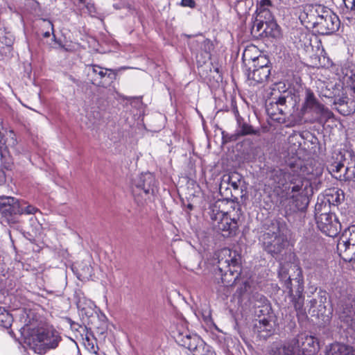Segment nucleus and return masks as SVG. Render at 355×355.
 Here are the masks:
<instances>
[{
  "label": "nucleus",
  "instance_id": "obj_16",
  "mask_svg": "<svg viewBox=\"0 0 355 355\" xmlns=\"http://www.w3.org/2000/svg\"><path fill=\"white\" fill-rule=\"evenodd\" d=\"M294 338L279 344L272 349V355H303V349L297 345Z\"/></svg>",
  "mask_w": 355,
  "mask_h": 355
},
{
  "label": "nucleus",
  "instance_id": "obj_39",
  "mask_svg": "<svg viewBox=\"0 0 355 355\" xmlns=\"http://www.w3.org/2000/svg\"><path fill=\"white\" fill-rule=\"evenodd\" d=\"M21 208L23 209L22 214H32L37 211V209L35 207L31 205H28L25 207H21Z\"/></svg>",
  "mask_w": 355,
  "mask_h": 355
},
{
  "label": "nucleus",
  "instance_id": "obj_55",
  "mask_svg": "<svg viewBox=\"0 0 355 355\" xmlns=\"http://www.w3.org/2000/svg\"><path fill=\"white\" fill-rule=\"evenodd\" d=\"M50 36V33L49 31H46L44 33V37H49Z\"/></svg>",
  "mask_w": 355,
  "mask_h": 355
},
{
  "label": "nucleus",
  "instance_id": "obj_10",
  "mask_svg": "<svg viewBox=\"0 0 355 355\" xmlns=\"http://www.w3.org/2000/svg\"><path fill=\"white\" fill-rule=\"evenodd\" d=\"M175 342L189 350L196 353L199 347L202 346L204 341L197 335L191 334L188 330L178 329L173 332Z\"/></svg>",
  "mask_w": 355,
  "mask_h": 355
},
{
  "label": "nucleus",
  "instance_id": "obj_56",
  "mask_svg": "<svg viewBox=\"0 0 355 355\" xmlns=\"http://www.w3.org/2000/svg\"><path fill=\"white\" fill-rule=\"evenodd\" d=\"M244 286H245V288H244V291H247V287H248V286H249V284H248V283L247 282H245L244 283Z\"/></svg>",
  "mask_w": 355,
  "mask_h": 355
},
{
  "label": "nucleus",
  "instance_id": "obj_33",
  "mask_svg": "<svg viewBox=\"0 0 355 355\" xmlns=\"http://www.w3.org/2000/svg\"><path fill=\"white\" fill-rule=\"evenodd\" d=\"M284 203L283 206L285 207L286 214H292L299 211L297 205L304 201H283Z\"/></svg>",
  "mask_w": 355,
  "mask_h": 355
},
{
  "label": "nucleus",
  "instance_id": "obj_18",
  "mask_svg": "<svg viewBox=\"0 0 355 355\" xmlns=\"http://www.w3.org/2000/svg\"><path fill=\"white\" fill-rule=\"evenodd\" d=\"M270 318V316L263 317L255 322L254 328L259 333L260 337L267 338L273 334L275 324Z\"/></svg>",
  "mask_w": 355,
  "mask_h": 355
},
{
  "label": "nucleus",
  "instance_id": "obj_28",
  "mask_svg": "<svg viewBox=\"0 0 355 355\" xmlns=\"http://www.w3.org/2000/svg\"><path fill=\"white\" fill-rule=\"evenodd\" d=\"M238 129L236 135L237 136H245L248 135H257L258 131L254 130L252 125L245 123L240 116H236Z\"/></svg>",
  "mask_w": 355,
  "mask_h": 355
},
{
  "label": "nucleus",
  "instance_id": "obj_59",
  "mask_svg": "<svg viewBox=\"0 0 355 355\" xmlns=\"http://www.w3.org/2000/svg\"><path fill=\"white\" fill-rule=\"evenodd\" d=\"M343 1L345 2L346 0H343Z\"/></svg>",
  "mask_w": 355,
  "mask_h": 355
},
{
  "label": "nucleus",
  "instance_id": "obj_27",
  "mask_svg": "<svg viewBox=\"0 0 355 355\" xmlns=\"http://www.w3.org/2000/svg\"><path fill=\"white\" fill-rule=\"evenodd\" d=\"M348 156L349 159L347 158L344 169L343 181L355 182V157L351 153H348Z\"/></svg>",
  "mask_w": 355,
  "mask_h": 355
},
{
  "label": "nucleus",
  "instance_id": "obj_24",
  "mask_svg": "<svg viewBox=\"0 0 355 355\" xmlns=\"http://www.w3.org/2000/svg\"><path fill=\"white\" fill-rule=\"evenodd\" d=\"M294 339L298 340L297 345L303 349V355H304L306 351L311 352V347H313V351H315V345H318L315 338L311 336L300 334L294 338Z\"/></svg>",
  "mask_w": 355,
  "mask_h": 355
},
{
  "label": "nucleus",
  "instance_id": "obj_1",
  "mask_svg": "<svg viewBox=\"0 0 355 355\" xmlns=\"http://www.w3.org/2000/svg\"><path fill=\"white\" fill-rule=\"evenodd\" d=\"M322 174V168L313 162L304 164L300 159L289 163L284 169L275 170L273 172V180L279 186H284L288 182L293 184L292 191L298 192L302 198H311L313 195V187L311 182Z\"/></svg>",
  "mask_w": 355,
  "mask_h": 355
},
{
  "label": "nucleus",
  "instance_id": "obj_21",
  "mask_svg": "<svg viewBox=\"0 0 355 355\" xmlns=\"http://www.w3.org/2000/svg\"><path fill=\"white\" fill-rule=\"evenodd\" d=\"M23 209L19 204V201H12V203H6L0 202V214L6 218H9L15 214H22Z\"/></svg>",
  "mask_w": 355,
  "mask_h": 355
},
{
  "label": "nucleus",
  "instance_id": "obj_30",
  "mask_svg": "<svg viewBox=\"0 0 355 355\" xmlns=\"http://www.w3.org/2000/svg\"><path fill=\"white\" fill-rule=\"evenodd\" d=\"M241 176L239 173L234 172L228 175H225L223 179V182L227 183L233 187L234 190H237L241 183Z\"/></svg>",
  "mask_w": 355,
  "mask_h": 355
},
{
  "label": "nucleus",
  "instance_id": "obj_2",
  "mask_svg": "<svg viewBox=\"0 0 355 355\" xmlns=\"http://www.w3.org/2000/svg\"><path fill=\"white\" fill-rule=\"evenodd\" d=\"M241 256L236 250L224 248L217 250L213 257V264L216 279L225 286L236 283L241 272Z\"/></svg>",
  "mask_w": 355,
  "mask_h": 355
},
{
  "label": "nucleus",
  "instance_id": "obj_22",
  "mask_svg": "<svg viewBox=\"0 0 355 355\" xmlns=\"http://www.w3.org/2000/svg\"><path fill=\"white\" fill-rule=\"evenodd\" d=\"M327 355H355V348L340 343L330 345Z\"/></svg>",
  "mask_w": 355,
  "mask_h": 355
},
{
  "label": "nucleus",
  "instance_id": "obj_35",
  "mask_svg": "<svg viewBox=\"0 0 355 355\" xmlns=\"http://www.w3.org/2000/svg\"><path fill=\"white\" fill-rule=\"evenodd\" d=\"M193 355H216V353L212 350L211 347L205 343L198 348L196 353Z\"/></svg>",
  "mask_w": 355,
  "mask_h": 355
},
{
  "label": "nucleus",
  "instance_id": "obj_47",
  "mask_svg": "<svg viewBox=\"0 0 355 355\" xmlns=\"http://www.w3.org/2000/svg\"><path fill=\"white\" fill-rule=\"evenodd\" d=\"M351 3V6L350 7H349L347 3H345V6H346V8H347V10L348 12H355V0H352V2H350Z\"/></svg>",
  "mask_w": 355,
  "mask_h": 355
},
{
  "label": "nucleus",
  "instance_id": "obj_29",
  "mask_svg": "<svg viewBox=\"0 0 355 355\" xmlns=\"http://www.w3.org/2000/svg\"><path fill=\"white\" fill-rule=\"evenodd\" d=\"M339 318L350 328L354 329L355 327V312L350 308L345 309L339 314Z\"/></svg>",
  "mask_w": 355,
  "mask_h": 355
},
{
  "label": "nucleus",
  "instance_id": "obj_26",
  "mask_svg": "<svg viewBox=\"0 0 355 355\" xmlns=\"http://www.w3.org/2000/svg\"><path fill=\"white\" fill-rule=\"evenodd\" d=\"M345 201H335V203L331 204V201H321L320 202H317L315 205V217L317 218L318 215H320L322 214H330L331 211V205L333 206H342L345 205Z\"/></svg>",
  "mask_w": 355,
  "mask_h": 355
},
{
  "label": "nucleus",
  "instance_id": "obj_57",
  "mask_svg": "<svg viewBox=\"0 0 355 355\" xmlns=\"http://www.w3.org/2000/svg\"><path fill=\"white\" fill-rule=\"evenodd\" d=\"M344 102H345L344 100L339 98L338 103H339L340 105H343L344 103Z\"/></svg>",
  "mask_w": 355,
  "mask_h": 355
},
{
  "label": "nucleus",
  "instance_id": "obj_3",
  "mask_svg": "<svg viewBox=\"0 0 355 355\" xmlns=\"http://www.w3.org/2000/svg\"><path fill=\"white\" fill-rule=\"evenodd\" d=\"M62 340L60 333L53 327L30 326L25 336V343L35 353L44 354L56 349Z\"/></svg>",
  "mask_w": 355,
  "mask_h": 355
},
{
  "label": "nucleus",
  "instance_id": "obj_53",
  "mask_svg": "<svg viewBox=\"0 0 355 355\" xmlns=\"http://www.w3.org/2000/svg\"><path fill=\"white\" fill-rule=\"evenodd\" d=\"M44 22L46 24L48 27L51 28L52 32L53 33V24L50 21H48V20H44Z\"/></svg>",
  "mask_w": 355,
  "mask_h": 355
},
{
  "label": "nucleus",
  "instance_id": "obj_44",
  "mask_svg": "<svg viewBox=\"0 0 355 355\" xmlns=\"http://www.w3.org/2000/svg\"><path fill=\"white\" fill-rule=\"evenodd\" d=\"M345 17L350 23H355V12L346 11Z\"/></svg>",
  "mask_w": 355,
  "mask_h": 355
},
{
  "label": "nucleus",
  "instance_id": "obj_5",
  "mask_svg": "<svg viewBox=\"0 0 355 355\" xmlns=\"http://www.w3.org/2000/svg\"><path fill=\"white\" fill-rule=\"evenodd\" d=\"M119 71V69L103 68L98 64H88L85 68V73L88 81L101 87H106L107 79L114 80Z\"/></svg>",
  "mask_w": 355,
  "mask_h": 355
},
{
  "label": "nucleus",
  "instance_id": "obj_48",
  "mask_svg": "<svg viewBox=\"0 0 355 355\" xmlns=\"http://www.w3.org/2000/svg\"><path fill=\"white\" fill-rule=\"evenodd\" d=\"M210 209H211L210 213H209L210 216L213 214H214V215H216L218 211H220L219 209H217V207L215 204L210 207Z\"/></svg>",
  "mask_w": 355,
  "mask_h": 355
},
{
  "label": "nucleus",
  "instance_id": "obj_8",
  "mask_svg": "<svg viewBox=\"0 0 355 355\" xmlns=\"http://www.w3.org/2000/svg\"><path fill=\"white\" fill-rule=\"evenodd\" d=\"M303 108L306 111L309 110L319 115L318 121L320 123L326 122L333 116V113L327 107L320 103L313 93L310 90L306 91Z\"/></svg>",
  "mask_w": 355,
  "mask_h": 355
},
{
  "label": "nucleus",
  "instance_id": "obj_17",
  "mask_svg": "<svg viewBox=\"0 0 355 355\" xmlns=\"http://www.w3.org/2000/svg\"><path fill=\"white\" fill-rule=\"evenodd\" d=\"M135 186L144 193L153 194L156 190L157 181L151 173H141L135 181Z\"/></svg>",
  "mask_w": 355,
  "mask_h": 355
},
{
  "label": "nucleus",
  "instance_id": "obj_32",
  "mask_svg": "<svg viewBox=\"0 0 355 355\" xmlns=\"http://www.w3.org/2000/svg\"><path fill=\"white\" fill-rule=\"evenodd\" d=\"M252 61L254 63L253 64L254 68H257V69L263 68V67L270 68V66L268 65L270 63V61L266 55H260L257 56V58H254L252 60Z\"/></svg>",
  "mask_w": 355,
  "mask_h": 355
},
{
  "label": "nucleus",
  "instance_id": "obj_54",
  "mask_svg": "<svg viewBox=\"0 0 355 355\" xmlns=\"http://www.w3.org/2000/svg\"><path fill=\"white\" fill-rule=\"evenodd\" d=\"M0 200H14V198L10 196H1L0 197Z\"/></svg>",
  "mask_w": 355,
  "mask_h": 355
},
{
  "label": "nucleus",
  "instance_id": "obj_23",
  "mask_svg": "<svg viewBox=\"0 0 355 355\" xmlns=\"http://www.w3.org/2000/svg\"><path fill=\"white\" fill-rule=\"evenodd\" d=\"M255 13L258 20L265 21L266 28L271 27V28H273L277 26L274 17L268 8H257Z\"/></svg>",
  "mask_w": 355,
  "mask_h": 355
},
{
  "label": "nucleus",
  "instance_id": "obj_12",
  "mask_svg": "<svg viewBox=\"0 0 355 355\" xmlns=\"http://www.w3.org/2000/svg\"><path fill=\"white\" fill-rule=\"evenodd\" d=\"M287 99L284 95H280L278 98H272L266 104V110L271 119L277 121L283 120L282 116L285 115L287 110Z\"/></svg>",
  "mask_w": 355,
  "mask_h": 355
},
{
  "label": "nucleus",
  "instance_id": "obj_19",
  "mask_svg": "<svg viewBox=\"0 0 355 355\" xmlns=\"http://www.w3.org/2000/svg\"><path fill=\"white\" fill-rule=\"evenodd\" d=\"M329 8L320 4H315L309 6L306 8V17L309 22L311 23L313 27L316 26V23L320 21V19H323L324 15Z\"/></svg>",
  "mask_w": 355,
  "mask_h": 355
},
{
  "label": "nucleus",
  "instance_id": "obj_46",
  "mask_svg": "<svg viewBox=\"0 0 355 355\" xmlns=\"http://www.w3.org/2000/svg\"><path fill=\"white\" fill-rule=\"evenodd\" d=\"M309 201H304V202L298 204L297 207L299 211H304L309 205Z\"/></svg>",
  "mask_w": 355,
  "mask_h": 355
},
{
  "label": "nucleus",
  "instance_id": "obj_20",
  "mask_svg": "<svg viewBox=\"0 0 355 355\" xmlns=\"http://www.w3.org/2000/svg\"><path fill=\"white\" fill-rule=\"evenodd\" d=\"M340 161L334 162L327 166V170L331 175L336 179L343 181L344 179V169L345 168L346 162L347 158L345 155L341 156Z\"/></svg>",
  "mask_w": 355,
  "mask_h": 355
},
{
  "label": "nucleus",
  "instance_id": "obj_7",
  "mask_svg": "<svg viewBox=\"0 0 355 355\" xmlns=\"http://www.w3.org/2000/svg\"><path fill=\"white\" fill-rule=\"evenodd\" d=\"M340 255L345 261H355V225L345 229L337 244Z\"/></svg>",
  "mask_w": 355,
  "mask_h": 355
},
{
  "label": "nucleus",
  "instance_id": "obj_6",
  "mask_svg": "<svg viewBox=\"0 0 355 355\" xmlns=\"http://www.w3.org/2000/svg\"><path fill=\"white\" fill-rule=\"evenodd\" d=\"M285 286L288 290V294L292 298V302L297 314L304 315V300L302 295L304 291L303 279L300 274L294 279L290 277L286 280Z\"/></svg>",
  "mask_w": 355,
  "mask_h": 355
},
{
  "label": "nucleus",
  "instance_id": "obj_51",
  "mask_svg": "<svg viewBox=\"0 0 355 355\" xmlns=\"http://www.w3.org/2000/svg\"><path fill=\"white\" fill-rule=\"evenodd\" d=\"M180 202L182 207H187L189 210H191L193 209V205L191 203L188 202L187 204H185L184 201H180Z\"/></svg>",
  "mask_w": 355,
  "mask_h": 355
},
{
  "label": "nucleus",
  "instance_id": "obj_25",
  "mask_svg": "<svg viewBox=\"0 0 355 355\" xmlns=\"http://www.w3.org/2000/svg\"><path fill=\"white\" fill-rule=\"evenodd\" d=\"M270 74V68H254L253 70L248 73V78L254 81L256 83H260L266 80Z\"/></svg>",
  "mask_w": 355,
  "mask_h": 355
},
{
  "label": "nucleus",
  "instance_id": "obj_38",
  "mask_svg": "<svg viewBox=\"0 0 355 355\" xmlns=\"http://www.w3.org/2000/svg\"><path fill=\"white\" fill-rule=\"evenodd\" d=\"M78 308L80 309V311L83 315H85L86 317L89 318L93 314V310L92 308L86 309L85 307H82L81 304H78Z\"/></svg>",
  "mask_w": 355,
  "mask_h": 355
},
{
  "label": "nucleus",
  "instance_id": "obj_58",
  "mask_svg": "<svg viewBox=\"0 0 355 355\" xmlns=\"http://www.w3.org/2000/svg\"><path fill=\"white\" fill-rule=\"evenodd\" d=\"M223 200H230V199L229 198H225Z\"/></svg>",
  "mask_w": 355,
  "mask_h": 355
},
{
  "label": "nucleus",
  "instance_id": "obj_45",
  "mask_svg": "<svg viewBox=\"0 0 355 355\" xmlns=\"http://www.w3.org/2000/svg\"><path fill=\"white\" fill-rule=\"evenodd\" d=\"M2 318L6 319V324H3V326L6 328L10 327L11 326V321H12L11 316L9 315L8 314H6V315H3Z\"/></svg>",
  "mask_w": 355,
  "mask_h": 355
},
{
  "label": "nucleus",
  "instance_id": "obj_52",
  "mask_svg": "<svg viewBox=\"0 0 355 355\" xmlns=\"http://www.w3.org/2000/svg\"><path fill=\"white\" fill-rule=\"evenodd\" d=\"M88 345H90L89 350L94 353H96V351L98 349V347L97 346H94L93 343L90 344L89 343Z\"/></svg>",
  "mask_w": 355,
  "mask_h": 355
},
{
  "label": "nucleus",
  "instance_id": "obj_36",
  "mask_svg": "<svg viewBox=\"0 0 355 355\" xmlns=\"http://www.w3.org/2000/svg\"><path fill=\"white\" fill-rule=\"evenodd\" d=\"M7 147L3 134L0 132V157L1 159L6 158L7 155Z\"/></svg>",
  "mask_w": 355,
  "mask_h": 355
},
{
  "label": "nucleus",
  "instance_id": "obj_37",
  "mask_svg": "<svg viewBox=\"0 0 355 355\" xmlns=\"http://www.w3.org/2000/svg\"><path fill=\"white\" fill-rule=\"evenodd\" d=\"M334 193H335L336 195V196L335 197V200H340V194L342 196H343V191L342 190L336 189L335 188L329 189L327 192L326 196H331L332 197H334Z\"/></svg>",
  "mask_w": 355,
  "mask_h": 355
},
{
  "label": "nucleus",
  "instance_id": "obj_43",
  "mask_svg": "<svg viewBox=\"0 0 355 355\" xmlns=\"http://www.w3.org/2000/svg\"><path fill=\"white\" fill-rule=\"evenodd\" d=\"M79 2L80 3H83V4H85V6L87 8V9L88 10V11L92 13V12H95V8H94V6L93 4L92 3H87L85 2V0H78Z\"/></svg>",
  "mask_w": 355,
  "mask_h": 355
},
{
  "label": "nucleus",
  "instance_id": "obj_49",
  "mask_svg": "<svg viewBox=\"0 0 355 355\" xmlns=\"http://www.w3.org/2000/svg\"><path fill=\"white\" fill-rule=\"evenodd\" d=\"M6 181V175L4 171L0 170V184Z\"/></svg>",
  "mask_w": 355,
  "mask_h": 355
},
{
  "label": "nucleus",
  "instance_id": "obj_42",
  "mask_svg": "<svg viewBox=\"0 0 355 355\" xmlns=\"http://www.w3.org/2000/svg\"><path fill=\"white\" fill-rule=\"evenodd\" d=\"M271 4L272 3H271L270 0H260L259 3L257 4V8H268L269 6H271Z\"/></svg>",
  "mask_w": 355,
  "mask_h": 355
},
{
  "label": "nucleus",
  "instance_id": "obj_31",
  "mask_svg": "<svg viewBox=\"0 0 355 355\" xmlns=\"http://www.w3.org/2000/svg\"><path fill=\"white\" fill-rule=\"evenodd\" d=\"M76 269L78 270V277L80 279L88 278L92 275V267L87 263H85L83 262L78 265Z\"/></svg>",
  "mask_w": 355,
  "mask_h": 355
},
{
  "label": "nucleus",
  "instance_id": "obj_13",
  "mask_svg": "<svg viewBox=\"0 0 355 355\" xmlns=\"http://www.w3.org/2000/svg\"><path fill=\"white\" fill-rule=\"evenodd\" d=\"M334 72L343 85L355 88V66L345 62L334 67Z\"/></svg>",
  "mask_w": 355,
  "mask_h": 355
},
{
  "label": "nucleus",
  "instance_id": "obj_15",
  "mask_svg": "<svg viewBox=\"0 0 355 355\" xmlns=\"http://www.w3.org/2000/svg\"><path fill=\"white\" fill-rule=\"evenodd\" d=\"M320 21L315 22L318 32L322 35H328L335 32L338 29L340 21L336 15L329 9L327 10L323 19H320Z\"/></svg>",
  "mask_w": 355,
  "mask_h": 355
},
{
  "label": "nucleus",
  "instance_id": "obj_14",
  "mask_svg": "<svg viewBox=\"0 0 355 355\" xmlns=\"http://www.w3.org/2000/svg\"><path fill=\"white\" fill-rule=\"evenodd\" d=\"M310 308L309 312L313 316H329L331 313V308L327 309V293L324 291H320L318 293L317 296L312 299L310 302Z\"/></svg>",
  "mask_w": 355,
  "mask_h": 355
},
{
  "label": "nucleus",
  "instance_id": "obj_40",
  "mask_svg": "<svg viewBox=\"0 0 355 355\" xmlns=\"http://www.w3.org/2000/svg\"><path fill=\"white\" fill-rule=\"evenodd\" d=\"M0 42L4 44L7 46H10L12 43V39L10 37H1L0 36Z\"/></svg>",
  "mask_w": 355,
  "mask_h": 355
},
{
  "label": "nucleus",
  "instance_id": "obj_11",
  "mask_svg": "<svg viewBox=\"0 0 355 355\" xmlns=\"http://www.w3.org/2000/svg\"><path fill=\"white\" fill-rule=\"evenodd\" d=\"M211 218L212 220L218 221L217 225L214 224V225L217 227L218 230L223 232L224 236L235 234L238 227L237 222L229 217L227 214L218 211L216 215H214V214H211Z\"/></svg>",
  "mask_w": 355,
  "mask_h": 355
},
{
  "label": "nucleus",
  "instance_id": "obj_4",
  "mask_svg": "<svg viewBox=\"0 0 355 355\" xmlns=\"http://www.w3.org/2000/svg\"><path fill=\"white\" fill-rule=\"evenodd\" d=\"M285 223L277 220L266 222L263 232L259 236V241L264 251L273 257L280 254L286 245V237L283 232Z\"/></svg>",
  "mask_w": 355,
  "mask_h": 355
},
{
  "label": "nucleus",
  "instance_id": "obj_50",
  "mask_svg": "<svg viewBox=\"0 0 355 355\" xmlns=\"http://www.w3.org/2000/svg\"><path fill=\"white\" fill-rule=\"evenodd\" d=\"M291 193H292V195H291V198H296V200H298V198H300V196H299V193L298 192H295V193H293L292 191H291ZM302 198V197H301ZM310 198H302V199H307L309 200Z\"/></svg>",
  "mask_w": 355,
  "mask_h": 355
},
{
  "label": "nucleus",
  "instance_id": "obj_41",
  "mask_svg": "<svg viewBox=\"0 0 355 355\" xmlns=\"http://www.w3.org/2000/svg\"><path fill=\"white\" fill-rule=\"evenodd\" d=\"M181 5L184 7L194 8L196 3L194 0H182Z\"/></svg>",
  "mask_w": 355,
  "mask_h": 355
},
{
  "label": "nucleus",
  "instance_id": "obj_34",
  "mask_svg": "<svg viewBox=\"0 0 355 355\" xmlns=\"http://www.w3.org/2000/svg\"><path fill=\"white\" fill-rule=\"evenodd\" d=\"M264 25H266L265 21H263L262 20L259 21V20H258V18L256 17L254 22V25L252 26V31L256 32V33H259L262 31V33H259L260 35L261 34H263V33L267 34L268 33L266 31V28H263Z\"/></svg>",
  "mask_w": 355,
  "mask_h": 355
},
{
  "label": "nucleus",
  "instance_id": "obj_9",
  "mask_svg": "<svg viewBox=\"0 0 355 355\" xmlns=\"http://www.w3.org/2000/svg\"><path fill=\"white\" fill-rule=\"evenodd\" d=\"M316 223L318 228L325 235L334 237L341 230V225L332 214L318 215Z\"/></svg>",
  "mask_w": 355,
  "mask_h": 355
}]
</instances>
